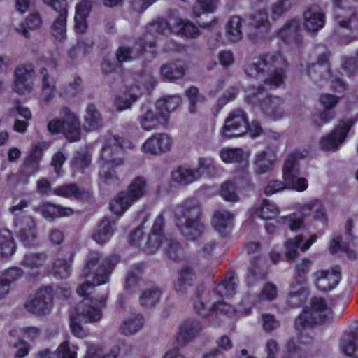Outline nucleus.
Returning <instances> with one entry per match:
<instances>
[{
    "label": "nucleus",
    "mask_w": 358,
    "mask_h": 358,
    "mask_svg": "<svg viewBox=\"0 0 358 358\" xmlns=\"http://www.w3.org/2000/svg\"><path fill=\"white\" fill-rule=\"evenodd\" d=\"M303 241V237L301 235L287 240L285 243V255L287 260L294 259L297 256V249L301 248Z\"/></svg>",
    "instance_id": "obj_51"
},
{
    "label": "nucleus",
    "mask_w": 358,
    "mask_h": 358,
    "mask_svg": "<svg viewBox=\"0 0 358 358\" xmlns=\"http://www.w3.org/2000/svg\"><path fill=\"white\" fill-rule=\"evenodd\" d=\"M333 320L331 308L322 298H314L311 301V307L304 310L294 320V327L299 331L298 342L309 344L313 337L306 332V328L315 324L327 323Z\"/></svg>",
    "instance_id": "obj_5"
},
{
    "label": "nucleus",
    "mask_w": 358,
    "mask_h": 358,
    "mask_svg": "<svg viewBox=\"0 0 358 358\" xmlns=\"http://www.w3.org/2000/svg\"><path fill=\"white\" fill-rule=\"evenodd\" d=\"M165 244V253L169 259L176 261L182 257L183 250L179 242L171 238H166Z\"/></svg>",
    "instance_id": "obj_50"
},
{
    "label": "nucleus",
    "mask_w": 358,
    "mask_h": 358,
    "mask_svg": "<svg viewBox=\"0 0 358 358\" xmlns=\"http://www.w3.org/2000/svg\"><path fill=\"white\" fill-rule=\"evenodd\" d=\"M34 71L31 65L17 68L15 71V92L21 95L31 92L34 87Z\"/></svg>",
    "instance_id": "obj_17"
},
{
    "label": "nucleus",
    "mask_w": 358,
    "mask_h": 358,
    "mask_svg": "<svg viewBox=\"0 0 358 358\" xmlns=\"http://www.w3.org/2000/svg\"><path fill=\"white\" fill-rule=\"evenodd\" d=\"M220 157L225 163L241 164L246 161L244 151L241 148H223L220 151Z\"/></svg>",
    "instance_id": "obj_41"
},
{
    "label": "nucleus",
    "mask_w": 358,
    "mask_h": 358,
    "mask_svg": "<svg viewBox=\"0 0 358 358\" xmlns=\"http://www.w3.org/2000/svg\"><path fill=\"white\" fill-rule=\"evenodd\" d=\"M236 280L237 278L233 275L222 280L214 289L215 294L219 298L233 296L236 293Z\"/></svg>",
    "instance_id": "obj_44"
},
{
    "label": "nucleus",
    "mask_w": 358,
    "mask_h": 358,
    "mask_svg": "<svg viewBox=\"0 0 358 358\" xmlns=\"http://www.w3.org/2000/svg\"><path fill=\"white\" fill-rule=\"evenodd\" d=\"M268 264L261 256L254 257L248 266V272L254 277L263 279L268 273Z\"/></svg>",
    "instance_id": "obj_43"
},
{
    "label": "nucleus",
    "mask_w": 358,
    "mask_h": 358,
    "mask_svg": "<svg viewBox=\"0 0 358 358\" xmlns=\"http://www.w3.org/2000/svg\"><path fill=\"white\" fill-rule=\"evenodd\" d=\"M160 73L164 80L172 82L184 76L185 69L180 62H170L161 66Z\"/></svg>",
    "instance_id": "obj_35"
},
{
    "label": "nucleus",
    "mask_w": 358,
    "mask_h": 358,
    "mask_svg": "<svg viewBox=\"0 0 358 358\" xmlns=\"http://www.w3.org/2000/svg\"><path fill=\"white\" fill-rule=\"evenodd\" d=\"M70 271V264L66 259H57L52 263V272L55 276L66 278Z\"/></svg>",
    "instance_id": "obj_56"
},
{
    "label": "nucleus",
    "mask_w": 358,
    "mask_h": 358,
    "mask_svg": "<svg viewBox=\"0 0 358 358\" xmlns=\"http://www.w3.org/2000/svg\"><path fill=\"white\" fill-rule=\"evenodd\" d=\"M52 299V289L45 287L38 290L33 299L27 301L25 307L29 312L37 315H43L49 313Z\"/></svg>",
    "instance_id": "obj_14"
},
{
    "label": "nucleus",
    "mask_w": 358,
    "mask_h": 358,
    "mask_svg": "<svg viewBox=\"0 0 358 358\" xmlns=\"http://www.w3.org/2000/svg\"><path fill=\"white\" fill-rule=\"evenodd\" d=\"M90 157L85 153L76 152L71 161V166L74 171H83L90 166Z\"/></svg>",
    "instance_id": "obj_58"
},
{
    "label": "nucleus",
    "mask_w": 358,
    "mask_h": 358,
    "mask_svg": "<svg viewBox=\"0 0 358 358\" xmlns=\"http://www.w3.org/2000/svg\"><path fill=\"white\" fill-rule=\"evenodd\" d=\"M242 19L238 16L231 17L226 26L228 40L236 43L243 38Z\"/></svg>",
    "instance_id": "obj_39"
},
{
    "label": "nucleus",
    "mask_w": 358,
    "mask_h": 358,
    "mask_svg": "<svg viewBox=\"0 0 358 358\" xmlns=\"http://www.w3.org/2000/svg\"><path fill=\"white\" fill-rule=\"evenodd\" d=\"M171 32L190 38H196L200 35L198 28L193 23L184 20H174Z\"/></svg>",
    "instance_id": "obj_36"
},
{
    "label": "nucleus",
    "mask_w": 358,
    "mask_h": 358,
    "mask_svg": "<svg viewBox=\"0 0 358 358\" xmlns=\"http://www.w3.org/2000/svg\"><path fill=\"white\" fill-rule=\"evenodd\" d=\"M143 326V317L141 314L132 315L126 319L121 325L120 329L125 335L138 332Z\"/></svg>",
    "instance_id": "obj_46"
},
{
    "label": "nucleus",
    "mask_w": 358,
    "mask_h": 358,
    "mask_svg": "<svg viewBox=\"0 0 358 358\" xmlns=\"http://www.w3.org/2000/svg\"><path fill=\"white\" fill-rule=\"evenodd\" d=\"M38 164L26 159L20 169L21 179H27L35 174L38 170Z\"/></svg>",
    "instance_id": "obj_64"
},
{
    "label": "nucleus",
    "mask_w": 358,
    "mask_h": 358,
    "mask_svg": "<svg viewBox=\"0 0 358 358\" xmlns=\"http://www.w3.org/2000/svg\"><path fill=\"white\" fill-rule=\"evenodd\" d=\"M357 333L352 331L345 334L340 341V349L341 352L347 356H353L357 348Z\"/></svg>",
    "instance_id": "obj_42"
},
{
    "label": "nucleus",
    "mask_w": 358,
    "mask_h": 358,
    "mask_svg": "<svg viewBox=\"0 0 358 358\" xmlns=\"http://www.w3.org/2000/svg\"><path fill=\"white\" fill-rule=\"evenodd\" d=\"M354 124L355 121L352 119L340 121L330 134L321 138V148L327 152L336 151L345 142L348 134Z\"/></svg>",
    "instance_id": "obj_11"
},
{
    "label": "nucleus",
    "mask_w": 358,
    "mask_h": 358,
    "mask_svg": "<svg viewBox=\"0 0 358 358\" xmlns=\"http://www.w3.org/2000/svg\"><path fill=\"white\" fill-rule=\"evenodd\" d=\"M161 243L162 237L159 236V235H155L150 233L148 236L145 238V241H143V243H142V250L145 251L148 254L152 255L157 250Z\"/></svg>",
    "instance_id": "obj_55"
},
{
    "label": "nucleus",
    "mask_w": 358,
    "mask_h": 358,
    "mask_svg": "<svg viewBox=\"0 0 358 358\" xmlns=\"http://www.w3.org/2000/svg\"><path fill=\"white\" fill-rule=\"evenodd\" d=\"M329 57V52L322 53L318 56L317 62L308 67L309 76L316 85H321L331 76Z\"/></svg>",
    "instance_id": "obj_18"
},
{
    "label": "nucleus",
    "mask_w": 358,
    "mask_h": 358,
    "mask_svg": "<svg viewBox=\"0 0 358 358\" xmlns=\"http://www.w3.org/2000/svg\"><path fill=\"white\" fill-rule=\"evenodd\" d=\"M159 110L155 113L147 105L143 106L141 114L138 117L141 127L145 131H152L159 129L160 125L166 126L167 115Z\"/></svg>",
    "instance_id": "obj_16"
},
{
    "label": "nucleus",
    "mask_w": 358,
    "mask_h": 358,
    "mask_svg": "<svg viewBox=\"0 0 358 358\" xmlns=\"http://www.w3.org/2000/svg\"><path fill=\"white\" fill-rule=\"evenodd\" d=\"M59 16L51 26V34L57 41H62L66 38L67 8L57 12Z\"/></svg>",
    "instance_id": "obj_38"
},
{
    "label": "nucleus",
    "mask_w": 358,
    "mask_h": 358,
    "mask_svg": "<svg viewBox=\"0 0 358 358\" xmlns=\"http://www.w3.org/2000/svg\"><path fill=\"white\" fill-rule=\"evenodd\" d=\"M352 227L353 221L352 218H348L345 226V241L341 235H336L330 241L329 250L331 254H335L338 251H343L349 259H356V253L350 248V241L352 240Z\"/></svg>",
    "instance_id": "obj_15"
},
{
    "label": "nucleus",
    "mask_w": 358,
    "mask_h": 358,
    "mask_svg": "<svg viewBox=\"0 0 358 358\" xmlns=\"http://www.w3.org/2000/svg\"><path fill=\"white\" fill-rule=\"evenodd\" d=\"M186 95L188 97L189 102V112L192 114H195L196 112V104L199 102H203L205 97L203 95L199 93V89L196 87L192 86L186 91Z\"/></svg>",
    "instance_id": "obj_57"
},
{
    "label": "nucleus",
    "mask_w": 358,
    "mask_h": 358,
    "mask_svg": "<svg viewBox=\"0 0 358 358\" xmlns=\"http://www.w3.org/2000/svg\"><path fill=\"white\" fill-rule=\"evenodd\" d=\"M18 236L24 246L31 248L35 245L38 234L36 222L32 217H27L24 219L18 232Z\"/></svg>",
    "instance_id": "obj_23"
},
{
    "label": "nucleus",
    "mask_w": 358,
    "mask_h": 358,
    "mask_svg": "<svg viewBox=\"0 0 358 358\" xmlns=\"http://www.w3.org/2000/svg\"><path fill=\"white\" fill-rule=\"evenodd\" d=\"M315 286L323 292L334 288L341 280V272L337 269L331 271H317L315 273Z\"/></svg>",
    "instance_id": "obj_22"
},
{
    "label": "nucleus",
    "mask_w": 358,
    "mask_h": 358,
    "mask_svg": "<svg viewBox=\"0 0 358 358\" xmlns=\"http://www.w3.org/2000/svg\"><path fill=\"white\" fill-rule=\"evenodd\" d=\"M288 62L280 52H267L255 57L245 66L247 76L264 79L269 88L280 87L285 82Z\"/></svg>",
    "instance_id": "obj_2"
},
{
    "label": "nucleus",
    "mask_w": 358,
    "mask_h": 358,
    "mask_svg": "<svg viewBox=\"0 0 358 358\" xmlns=\"http://www.w3.org/2000/svg\"><path fill=\"white\" fill-rule=\"evenodd\" d=\"M141 274V270L139 268L131 270L128 273L124 289L130 292H134L139 287Z\"/></svg>",
    "instance_id": "obj_54"
},
{
    "label": "nucleus",
    "mask_w": 358,
    "mask_h": 358,
    "mask_svg": "<svg viewBox=\"0 0 358 358\" xmlns=\"http://www.w3.org/2000/svg\"><path fill=\"white\" fill-rule=\"evenodd\" d=\"M201 172L196 169L178 166L171 172L172 180L181 185H187L199 180Z\"/></svg>",
    "instance_id": "obj_26"
},
{
    "label": "nucleus",
    "mask_w": 358,
    "mask_h": 358,
    "mask_svg": "<svg viewBox=\"0 0 358 358\" xmlns=\"http://www.w3.org/2000/svg\"><path fill=\"white\" fill-rule=\"evenodd\" d=\"M175 289L178 293L184 294L186 292L187 287L192 285L194 273L191 267L185 265L181 268Z\"/></svg>",
    "instance_id": "obj_40"
},
{
    "label": "nucleus",
    "mask_w": 358,
    "mask_h": 358,
    "mask_svg": "<svg viewBox=\"0 0 358 358\" xmlns=\"http://www.w3.org/2000/svg\"><path fill=\"white\" fill-rule=\"evenodd\" d=\"M201 215V203L194 198L185 199L173 209L175 223L180 234L188 240H195L203 233Z\"/></svg>",
    "instance_id": "obj_4"
},
{
    "label": "nucleus",
    "mask_w": 358,
    "mask_h": 358,
    "mask_svg": "<svg viewBox=\"0 0 358 358\" xmlns=\"http://www.w3.org/2000/svg\"><path fill=\"white\" fill-rule=\"evenodd\" d=\"M296 0H278L272 6V13L277 16H281L287 12L294 4Z\"/></svg>",
    "instance_id": "obj_62"
},
{
    "label": "nucleus",
    "mask_w": 358,
    "mask_h": 358,
    "mask_svg": "<svg viewBox=\"0 0 358 358\" xmlns=\"http://www.w3.org/2000/svg\"><path fill=\"white\" fill-rule=\"evenodd\" d=\"M278 213V208L268 200H264L256 210L257 216L266 220L275 218Z\"/></svg>",
    "instance_id": "obj_49"
},
{
    "label": "nucleus",
    "mask_w": 358,
    "mask_h": 358,
    "mask_svg": "<svg viewBox=\"0 0 358 358\" xmlns=\"http://www.w3.org/2000/svg\"><path fill=\"white\" fill-rule=\"evenodd\" d=\"M9 115L15 117L17 115H19L22 118H24L26 121L31 120L32 115L30 110L16 101L12 107L8 109Z\"/></svg>",
    "instance_id": "obj_59"
},
{
    "label": "nucleus",
    "mask_w": 358,
    "mask_h": 358,
    "mask_svg": "<svg viewBox=\"0 0 358 358\" xmlns=\"http://www.w3.org/2000/svg\"><path fill=\"white\" fill-rule=\"evenodd\" d=\"M155 46V41L149 40V34H147L143 38L138 39L136 45L131 48L126 45L120 46L115 52L117 63L129 62L137 59L147 47Z\"/></svg>",
    "instance_id": "obj_13"
},
{
    "label": "nucleus",
    "mask_w": 358,
    "mask_h": 358,
    "mask_svg": "<svg viewBox=\"0 0 358 358\" xmlns=\"http://www.w3.org/2000/svg\"><path fill=\"white\" fill-rule=\"evenodd\" d=\"M248 98L253 103H258L265 115L275 120L285 115L282 100L278 96H268L261 86L248 94Z\"/></svg>",
    "instance_id": "obj_9"
},
{
    "label": "nucleus",
    "mask_w": 358,
    "mask_h": 358,
    "mask_svg": "<svg viewBox=\"0 0 358 358\" xmlns=\"http://www.w3.org/2000/svg\"><path fill=\"white\" fill-rule=\"evenodd\" d=\"M202 324L194 318L185 320L179 327L176 341L180 345H185L195 338L202 330Z\"/></svg>",
    "instance_id": "obj_20"
},
{
    "label": "nucleus",
    "mask_w": 358,
    "mask_h": 358,
    "mask_svg": "<svg viewBox=\"0 0 358 358\" xmlns=\"http://www.w3.org/2000/svg\"><path fill=\"white\" fill-rule=\"evenodd\" d=\"M49 358H76V352L71 350L69 342L64 341L59 345L56 351L49 355Z\"/></svg>",
    "instance_id": "obj_61"
},
{
    "label": "nucleus",
    "mask_w": 358,
    "mask_h": 358,
    "mask_svg": "<svg viewBox=\"0 0 358 358\" xmlns=\"http://www.w3.org/2000/svg\"><path fill=\"white\" fill-rule=\"evenodd\" d=\"M248 127V121L245 111L236 108L231 111L222 129V135L227 138L244 135Z\"/></svg>",
    "instance_id": "obj_12"
},
{
    "label": "nucleus",
    "mask_w": 358,
    "mask_h": 358,
    "mask_svg": "<svg viewBox=\"0 0 358 358\" xmlns=\"http://www.w3.org/2000/svg\"><path fill=\"white\" fill-rule=\"evenodd\" d=\"M305 157L306 155L298 151L289 154L285 160L282 169L285 182L278 180H271L265 187L264 193L266 195H271L285 189L287 187L299 192L306 189L308 181L305 178L299 177L300 172L297 163L299 158Z\"/></svg>",
    "instance_id": "obj_6"
},
{
    "label": "nucleus",
    "mask_w": 358,
    "mask_h": 358,
    "mask_svg": "<svg viewBox=\"0 0 358 358\" xmlns=\"http://www.w3.org/2000/svg\"><path fill=\"white\" fill-rule=\"evenodd\" d=\"M306 280L303 275H298L291 284L288 303L292 306H299L306 300V293L304 287Z\"/></svg>",
    "instance_id": "obj_27"
},
{
    "label": "nucleus",
    "mask_w": 358,
    "mask_h": 358,
    "mask_svg": "<svg viewBox=\"0 0 358 358\" xmlns=\"http://www.w3.org/2000/svg\"><path fill=\"white\" fill-rule=\"evenodd\" d=\"M131 142L117 134L106 136V145L103 146L100 154V169L99 178L101 182L108 185L117 186L120 183L115 169L124 163L123 150L132 148Z\"/></svg>",
    "instance_id": "obj_3"
},
{
    "label": "nucleus",
    "mask_w": 358,
    "mask_h": 358,
    "mask_svg": "<svg viewBox=\"0 0 358 358\" xmlns=\"http://www.w3.org/2000/svg\"><path fill=\"white\" fill-rule=\"evenodd\" d=\"M181 99L180 96L176 95L166 96L161 99H159L155 103L156 110L166 113L167 122L170 117V113L176 110V108L180 105Z\"/></svg>",
    "instance_id": "obj_37"
},
{
    "label": "nucleus",
    "mask_w": 358,
    "mask_h": 358,
    "mask_svg": "<svg viewBox=\"0 0 358 358\" xmlns=\"http://www.w3.org/2000/svg\"><path fill=\"white\" fill-rule=\"evenodd\" d=\"M234 216L225 210H217L213 215V224L215 230L221 235L225 236L231 227Z\"/></svg>",
    "instance_id": "obj_33"
},
{
    "label": "nucleus",
    "mask_w": 358,
    "mask_h": 358,
    "mask_svg": "<svg viewBox=\"0 0 358 358\" xmlns=\"http://www.w3.org/2000/svg\"><path fill=\"white\" fill-rule=\"evenodd\" d=\"M48 262V255L45 252L29 253L25 255L21 264L30 268H39Z\"/></svg>",
    "instance_id": "obj_47"
},
{
    "label": "nucleus",
    "mask_w": 358,
    "mask_h": 358,
    "mask_svg": "<svg viewBox=\"0 0 358 358\" xmlns=\"http://www.w3.org/2000/svg\"><path fill=\"white\" fill-rule=\"evenodd\" d=\"M92 3L90 0H82L76 6L75 22L78 31L84 32L87 28L86 19L91 10Z\"/></svg>",
    "instance_id": "obj_31"
},
{
    "label": "nucleus",
    "mask_w": 358,
    "mask_h": 358,
    "mask_svg": "<svg viewBox=\"0 0 358 358\" xmlns=\"http://www.w3.org/2000/svg\"><path fill=\"white\" fill-rule=\"evenodd\" d=\"M147 192L146 180L143 176L135 178L124 191L120 192L110 201V207L115 214H121L134 203L144 196Z\"/></svg>",
    "instance_id": "obj_7"
},
{
    "label": "nucleus",
    "mask_w": 358,
    "mask_h": 358,
    "mask_svg": "<svg viewBox=\"0 0 358 358\" xmlns=\"http://www.w3.org/2000/svg\"><path fill=\"white\" fill-rule=\"evenodd\" d=\"M41 94L45 102L50 101L57 93L56 80L46 68L40 69Z\"/></svg>",
    "instance_id": "obj_28"
},
{
    "label": "nucleus",
    "mask_w": 358,
    "mask_h": 358,
    "mask_svg": "<svg viewBox=\"0 0 358 358\" xmlns=\"http://www.w3.org/2000/svg\"><path fill=\"white\" fill-rule=\"evenodd\" d=\"M275 162V156L270 148H266L256 154L254 166L255 171L257 174H264L271 171Z\"/></svg>",
    "instance_id": "obj_24"
},
{
    "label": "nucleus",
    "mask_w": 358,
    "mask_h": 358,
    "mask_svg": "<svg viewBox=\"0 0 358 358\" xmlns=\"http://www.w3.org/2000/svg\"><path fill=\"white\" fill-rule=\"evenodd\" d=\"M138 89L136 87H127L115 99V105L118 110H123L130 108L132 103L136 102L138 98Z\"/></svg>",
    "instance_id": "obj_30"
},
{
    "label": "nucleus",
    "mask_w": 358,
    "mask_h": 358,
    "mask_svg": "<svg viewBox=\"0 0 358 358\" xmlns=\"http://www.w3.org/2000/svg\"><path fill=\"white\" fill-rule=\"evenodd\" d=\"M172 140L164 133H157L148 138L143 144V150L146 153L159 155L165 153L171 149Z\"/></svg>",
    "instance_id": "obj_19"
},
{
    "label": "nucleus",
    "mask_w": 358,
    "mask_h": 358,
    "mask_svg": "<svg viewBox=\"0 0 358 358\" xmlns=\"http://www.w3.org/2000/svg\"><path fill=\"white\" fill-rule=\"evenodd\" d=\"M199 7L193 8V13L195 17H199L202 11L204 13H213L218 6V0H196Z\"/></svg>",
    "instance_id": "obj_52"
},
{
    "label": "nucleus",
    "mask_w": 358,
    "mask_h": 358,
    "mask_svg": "<svg viewBox=\"0 0 358 358\" xmlns=\"http://www.w3.org/2000/svg\"><path fill=\"white\" fill-rule=\"evenodd\" d=\"M117 263L116 257L103 256L98 252H92L87 257L80 273V277L85 281L76 289L78 294L84 297L75 310L78 317L90 322L101 320V309L106 306V298L93 300L89 297L90 290L94 286L108 283Z\"/></svg>",
    "instance_id": "obj_1"
},
{
    "label": "nucleus",
    "mask_w": 358,
    "mask_h": 358,
    "mask_svg": "<svg viewBox=\"0 0 358 358\" xmlns=\"http://www.w3.org/2000/svg\"><path fill=\"white\" fill-rule=\"evenodd\" d=\"M113 234L112 222L104 217L99 224L92 234L93 239L99 244L106 243Z\"/></svg>",
    "instance_id": "obj_34"
},
{
    "label": "nucleus",
    "mask_w": 358,
    "mask_h": 358,
    "mask_svg": "<svg viewBox=\"0 0 358 358\" xmlns=\"http://www.w3.org/2000/svg\"><path fill=\"white\" fill-rule=\"evenodd\" d=\"M54 193L58 196L68 198L73 196L78 199L81 198L85 192L80 189L76 184H68L55 189Z\"/></svg>",
    "instance_id": "obj_53"
},
{
    "label": "nucleus",
    "mask_w": 358,
    "mask_h": 358,
    "mask_svg": "<svg viewBox=\"0 0 358 358\" xmlns=\"http://www.w3.org/2000/svg\"><path fill=\"white\" fill-rule=\"evenodd\" d=\"M160 291L158 288H149L143 290L139 297L141 306L150 308L155 306L159 301Z\"/></svg>",
    "instance_id": "obj_48"
},
{
    "label": "nucleus",
    "mask_w": 358,
    "mask_h": 358,
    "mask_svg": "<svg viewBox=\"0 0 358 358\" xmlns=\"http://www.w3.org/2000/svg\"><path fill=\"white\" fill-rule=\"evenodd\" d=\"M62 120L54 119L48 124V129L52 134L62 132L71 141H77L80 138V122L74 113L66 108L60 112Z\"/></svg>",
    "instance_id": "obj_8"
},
{
    "label": "nucleus",
    "mask_w": 358,
    "mask_h": 358,
    "mask_svg": "<svg viewBox=\"0 0 358 358\" xmlns=\"http://www.w3.org/2000/svg\"><path fill=\"white\" fill-rule=\"evenodd\" d=\"M41 213L45 218L53 220L55 217L70 215L73 213V210L69 208L45 203L42 206Z\"/></svg>",
    "instance_id": "obj_45"
},
{
    "label": "nucleus",
    "mask_w": 358,
    "mask_h": 358,
    "mask_svg": "<svg viewBox=\"0 0 358 358\" xmlns=\"http://www.w3.org/2000/svg\"><path fill=\"white\" fill-rule=\"evenodd\" d=\"M103 125V118L96 106L92 103L87 104L84 117L83 129L85 131H94Z\"/></svg>",
    "instance_id": "obj_25"
},
{
    "label": "nucleus",
    "mask_w": 358,
    "mask_h": 358,
    "mask_svg": "<svg viewBox=\"0 0 358 358\" xmlns=\"http://www.w3.org/2000/svg\"><path fill=\"white\" fill-rule=\"evenodd\" d=\"M16 244L11 231L7 229H0V255L8 258L15 252Z\"/></svg>",
    "instance_id": "obj_32"
},
{
    "label": "nucleus",
    "mask_w": 358,
    "mask_h": 358,
    "mask_svg": "<svg viewBox=\"0 0 358 358\" xmlns=\"http://www.w3.org/2000/svg\"><path fill=\"white\" fill-rule=\"evenodd\" d=\"M269 31L270 22L266 10L259 9L253 12L248 18L246 28L248 37L257 42L266 38Z\"/></svg>",
    "instance_id": "obj_10"
},
{
    "label": "nucleus",
    "mask_w": 358,
    "mask_h": 358,
    "mask_svg": "<svg viewBox=\"0 0 358 358\" xmlns=\"http://www.w3.org/2000/svg\"><path fill=\"white\" fill-rule=\"evenodd\" d=\"M117 353L115 350H111L108 354H105L103 350L94 345L87 346L85 358H116Z\"/></svg>",
    "instance_id": "obj_60"
},
{
    "label": "nucleus",
    "mask_w": 358,
    "mask_h": 358,
    "mask_svg": "<svg viewBox=\"0 0 358 358\" xmlns=\"http://www.w3.org/2000/svg\"><path fill=\"white\" fill-rule=\"evenodd\" d=\"M325 15L315 6H311L303 13V26L310 34H315L324 25Z\"/></svg>",
    "instance_id": "obj_21"
},
{
    "label": "nucleus",
    "mask_w": 358,
    "mask_h": 358,
    "mask_svg": "<svg viewBox=\"0 0 358 358\" xmlns=\"http://www.w3.org/2000/svg\"><path fill=\"white\" fill-rule=\"evenodd\" d=\"M220 194L228 201L235 202L238 199L235 186L231 182H226L222 185Z\"/></svg>",
    "instance_id": "obj_63"
},
{
    "label": "nucleus",
    "mask_w": 358,
    "mask_h": 358,
    "mask_svg": "<svg viewBox=\"0 0 358 358\" xmlns=\"http://www.w3.org/2000/svg\"><path fill=\"white\" fill-rule=\"evenodd\" d=\"M300 31L299 20L292 19L285 22L283 27L278 30V34L285 41H294L299 43L301 41Z\"/></svg>",
    "instance_id": "obj_29"
}]
</instances>
